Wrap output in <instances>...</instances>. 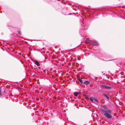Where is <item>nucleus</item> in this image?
Masks as SVG:
<instances>
[{"mask_svg": "<svg viewBox=\"0 0 125 125\" xmlns=\"http://www.w3.org/2000/svg\"><path fill=\"white\" fill-rule=\"evenodd\" d=\"M101 111L104 113V115L106 117H112L111 114L112 112L111 110H109L105 111L103 109H102Z\"/></svg>", "mask_w": 125, "mask_h": 125, "instance_id": "obj_1", "label": "nucleus"}, {"mask_svg": "<svg viewBox=\"0 0 125 125\" xmlns=\"http://www.w3.org/2000/svg\"><path fill=\"white\" fill-rule=\"evenodd\" d=\"M101 87L104 89L105 90H110L112 88V87L111 86H107L105 85H102Z\"/></svg>", "mask_w": 125, "mask_h": 125, "instance_id": "obj_2", "label": "nucleus"}, {"mask_svg": "<svg viewBox=\"0 0 125 125\" xmlns=\"http://www.w3.org/2000/svg\"><path fill=\"white\" fill-rule=\"evenodd\" d=\"M83 83L85 85H87L89 83V82L88 81H86Z\"/></svg>", "mask_w": 125, "mask_h": 125, "instance_id": "obj_3", "label": "nucleus"}, {"mask_svg": "<svg viewBox=\"0 0 125 125\" xmlns=\"http://www.w3.org/2000/svg\"><path fill=\"white\" fill-rule=\"evenodd\" d=\"M35 64L38 66H39L40 65V63L37 61L36 60H35L34 61Z\"/></svg>", "mask_w": 125, "mask_h": 125, "instance_id": "obj_4", "label": "nucleus"}, {"mask_svg": "<svg viewBox=\"0 0 125 125\" xmlns=\"http://www.w3.org/2000/svg\"><path fill=\"white\" fill-rule=\"evenodd\" d=\"M94 42L92 41H89V43L91 44L94 45Z\"/></svg>", "mask_w": 125, "mask_h": 125, "instance_id": "obj_5", "label": "nucleus"}, {"mask_svg": "<svg viewBox=\"0 0 125 125\" xmlns=\"http://www.w3.org/2000/svg\"><path fill=\"white\" fill-rule=\"evenodd\" d=\"M103 96L106 97V98H107L108 100H109V98L108 96L106 94H104Z\"/></svg>", "mask_w": 125, "mask_h": 125, "instance_id": "obj_6", "label": "nucleus"}, {"mask_svg": "<svg viewBox=\"0 0 125 125\" xmlns=\"http://www.w3.org/2000/svg\"><path fill=\"white\" fill-rule=\"evenodd\" d=\"M78 93L77 92H75L74 93V95L76 96H77L78 94Z\"/></svg>", "mask_w": 125, "mask_h": 125, "instance_id": "obj_7", "label": "nucleus"}, {"mask_svg": "<svg viewBox=\"0 0 125 125\" xmlns=\"http://www.w3.org/2000/svg\"><path fill=\"white\" fill-rule=\"evenodd\" d=\"M3 93L2 92L1 90H0V96H1L2 95H3Z\"/></svg>", "mask_w": 125, "mask_h": 125, "instance_id": "obj_8", "label": "nucleus"}, {"mask_svg": "<svg viewBox=\"0 0 125 125\" xmlns=\"http://www.w3.org/2000/svg\"><path fill=\"white\" fill-rule=\"evenodd\" d=\"M94 46H97L98 45V43L97 42H94Z\"/></svg>", "mask_w": 125, "mask_h": 125, "instance_id": "obj_9", "label": "nucleus"}, {"mask_svg": "<svg viewBox=\"0 0 125 125\" xmlns=\"http://www.w3.org/2000/svg\"><path fill=\"white\" fill-rule=\"evenodd\" d=\"M103 108L105 109H107V107L105 105H104L103 106Z\"/></svg>", "mask_w": 125, "mask_h": 125, "instance_id": "obj_10", "label": "nucleus"}, {"mask_svg": "<svg viewBox=\"0 0 125 125\" xmlns=\"http://www.w3.org/2000/svg\"><path fill=\"white\" fill-rule=\"evenodd\" d=\"M78 80V81L81 83H83V81L81 79L79 78Z\"/></svg>", "mask_w": 125, "mask_h": 125, "instance_id": "obj_11", "label": "nucleus"}, {"mask_svg": "<svg viewBox=\"0 0 125 125\" xmlns=\"http://www.w3.org/2000/svg\"><path fill=\"white\" fill-rule=\"evenodd\" d=\"M94 100L97 103H98V100L96 99H94Z\"/></svg>", "mask_w": 125, "mask_h": 125, "instance_id": "obj_12", "label": "nucleus"}, {"mask_svg": "<svg viewBox=\"0 0 125 125\" xmlns=\"http://www.w3.org/2000/svg\"><path fill=\"white\" fill-rule=\"evenodd\" d=\"M90 100L91 101H92V102H93V99H92V98L91 97H90Z\"/></svg>", "mask_w": 125, "mask_h": 125, "instance_id": "obj_13", "label": "nucleus"}, {"mask_svg": "<svg viewBox=\"0 0 125 125\" xmlns=\"http://www.w3.org/2000/svg\"><path fill=\"white\" fill-rule=\"evenodd\" d=\"M18 33L20 35H21V33L20 31H18Z\"/></svg>", "mask_w": 125, "mask_h": 125, "instance_id": "obj_14", "label": "nucleus"}, {"mask_svg": "<svg viewBox=\"0 0 125 125\" xmlns=\"http://www.w3.org/2000/svg\"><path fill=\"white\" fill-rule=\"evenodd\" d=\"M67 120L69 121V120H68V118H67Z\"/></svg>", "mask_w": 125, "mask_h": 125, "instance_id": "obj_15", "label": "nucleus"}, {"mask_svg": "<svg viewBox=\"0 0 125 125\" xmlns=\"http://www.w3.org/2000/svg\"><path fill=\"white\" fill-rule=\"evenodd\" d=\"M69 120V121H71H71H70V120Z\"/></svg>", "mask_w": 125, "mask_h": 125, "instance_id": "obj_16", "label": "nucleus"}, {"mask_svg": "<svg viewBox=\"0 0 125 125\" xmlns=\"http://www.w3.org/2000/svg\"><path fill=\"white\" fill-rule=\"evenodd\" d=\"M116 117H118V116H116Z\"/></svg>", "mask_w": 125, "mask_h": 125, "instance_id": "obj_17", "label": "nucleus"}, {"mask_svg": "<svg viewBox=\"0 0 125 125\" xmlns=\"http://www.w3.org/2000/svg\"><path fill=\"white\" fill-rule=\"evenodd\" d=\"M111 118L110 117L109 118Z\"/></svg>", "mask_w": 125, "mask_h": 125, "instance_id": "obj_18", "label": "nucleus"}]
</instances>
